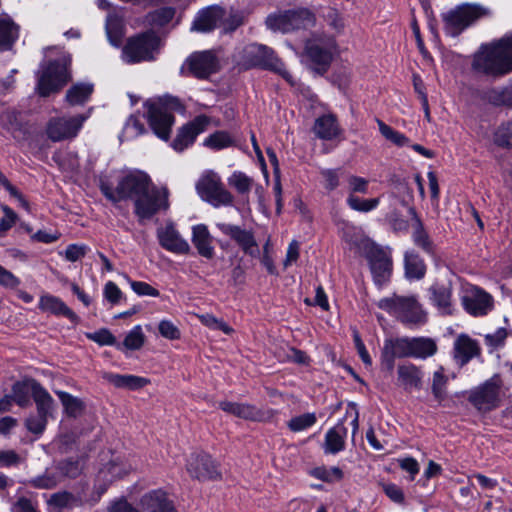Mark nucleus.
<instances>
[{
    "label": "nucleus",
    "mask_w": 512,
    "mask_h": 512,
    "mask_svg": "<svg viewBox=\"0 0 512 512\" xmlns=\"http://www.w3.org/2000/svg\"><path fill=\"white\" fill-rule=\"evenodd\" d=\"M48 504L57 509H65L77 506L79 500L71 493L63 491L52 494L48 500Z\"/></svg>",
    "instance_id": "47"
},
{
    "label": "nucleus",
    "mask_w": 512,
    "mask_h": 512,
    "mask_svg": "<svg viewBox=\"0 0 512 512\" xmlns=\"http://www.w3.org/2000/svg\"><path fill=\"white\" fill-rule=\"evenodd\" d=\"M159 47L160 38L155 32L139 33L127 39L122 50V58L128 64L153 61Z\"/></svg>",
    "instance_id": "8"
},
{
    "label": "nucleus",
    "mask_w": 512,
    "mask_h": 512,
    "mask_svg": "<svg viewBox=\"0 0 512 512\" xmlns=\"http://www.w3.org/2000/svg\"><path fill=\"white\" fill-rule=\"evenodd\" d=\"M226 234L245 254L253 257L259 254V247L252 230L238 225H226Z\"/></svg>",
    "instance_id": "21"
},
{
    "label": "nucleus",
    "mask_w": 512,
    "mask_h": 512,
    "mask_svg": "<svg viewBox=\"0 0 512 512\" xmlns=\"http://www.w3.org/2000/svg\"><path fill=\"white\" fill-rule=\"evenodd\" d=\"M507 335L505 328H499L494 333L485 335V343L492 349H497L504 345Z\"/></svg>",
    "instance_id": "63"
},
{
    "label": "nucleus",
    "mask_w": 512,
    "mask_h": 512,
    "mask_svg": "<svg viewBox=\"0 0 512 512\" xmlns=\"http://www.w3.org/2000/svg\"><path fill=\"white\" fill-rule=\"evenodd\" d=\"M192 242L199 254L204 257L212 256L211 236L205 225L199 224L193 227Z\"/></svg>",
    "instance_id": "36"
},
{
    "label": "nucleus",
    "mask_w": 512,
    "mask_h": 512,
    "mask_svg": "<svg viewBox=\"0 0 512 512\" xmlns=\"http://www.w3.org/2000/svg\"><path fill=\"white\" fill-rule=\"evenodd\" d=\"M472 69L494 78L512 72V34L481 45L473 56Z\"/></svg>",
    "instance_id": "2"
},
{
    "label": "nucleus",
    "mask_w": 512,
    "mask_h": 512,
    "mask_svg": "<svg viewBox=\"0 0 512 512\" xmlns=\"http://www.w3.org/2000/svg\"><path fill=\"white\" fill-rule=\"evenodd\" d=\"M147 120L154 134L167 141L170 137L172 126L174 124L173 112L182 109L178 98L165 96L157 100L147 101Z\"/></svg>",
    "instance_id": "5"
},
{
    "label": "nucleus",
    "mask_w": 512,
    "mask_h": 512,
    "mask_svg": "<svg viewBox=\"0 0 512 512\" xmlns=\"http://www.w3.org/2000/svg\"><path fill=\"white\" fill-rule=\"evenodd\" d=\"M428 293L431 304L441 315L451 316L455 313L453 288L450 282H435L429 287Z\"/></svg>",
    "instance_id": "16"
},
{
    "label": "nucleus",
    "mask_w": 512,
    "mask_h": 512,
    "mask_svg": "<svg viewBox=\"0 0 512 512\" xmlns=\"http://www.w3.org/2000/svg\"><path fill=\"white\" fill-rule=\"evenodd\" d=\"M411 358L426 359L436 354V342L427 337L411 338Z\"/></svg>",
    "instance_id": "34"
},
{
    "label": "nucleus",
    "mask_w": 512,
    "mask_h": 512,
    "mask_svg": "<svg viewBox=\"0 0 512 512\" xmlns=\"http://www.w3.org/2000/svg\"><path fill=\"white\" fill-rule=\"evenodd\" d=\"M157 237L160 245L167 251L173 253H187L189 251V244L181 238L172 223L159 228Z\"/></svg>",
    "instance_id": "23"
},
{
    "label": "nucleus",
    "mask_w": 512,
    "mask_h": 512,
    "mask_svg": "<svg viewBox=\"0 0 512 512\" xmlns=\"http://www.w3.org/2000/svg\"><path fill=\"white\" fill-rule=\"evenodd\" d=\"M505 396L503 381L500 375L495 374L482 384L474 387L468 393V401L481 413H488L497 409Z\"/></svg>",
    "instance_id": "9"
},
{
    "label": "nucleus",
    "mask_w": 512,
    "mask_h": 512,
    "mask_svg": "<svg viewBox=\"0 0 512 512\" xmlns=\"http://www.w3.org/2000/svg\"><path fill=\"white\" fill-rule=\"evenodd\" d=\"M448 376L445 374L444 368L439 367L432 376L431 391L434 398L441 403L447 397Z\"/></svg>",
    "instance_id": "40"
},
{
    "label": "nucleus",
    "mask_w": 512,
    "mask_h": 512,
    "mask_svg": "<svg viewBox=\"0 0 512 512\" xmlns=\"http://www.w3.org/2000/svg\"><path fill=\"white\" fill-rule=\"evenodd\" d=\"M18 35V26L9 17H0V51L10 49Z\"/></svg>",
    "instance_id": "35"
},
{
    "label": "nucleus",
    "mask_w": 512,
    "mask_h": 512,
    "mask_svg": "<svg viewBox=\"0 0 512 512\" xmlns=\"http://www.w3.org/2000/svg\"><path fill=\"white\" fill-rule=\"evenodd\" d=\"M26 457L17 453L15 450H0V467L1 468H11L18 467L22 463H24Z\"/></svg>",
    "instance_id": "51"
},
{
    "label": "nucleus",
    "mask_w": 512,
    "mask_h": 512,
    "mask_svg": "<svg viewBox=\"0 0 512 512\" xmlns=\"http://www.w3.org/2000/svg\"><path fill=\"white\" fill-rule=\"evenodd\" d=\"M507 96L508 91H505V88H493L484 93V99L495 106L503 105V103H510Z\"/></svg>",
    "instance_id": "62"
},
{
    "label": "nucleus",
    "mask_w": 512,
    "mask_h": 512,
    "mask_svg": "<svg viewBox=\"0 0 512 512\" xmlns=\"http://www.w3.org/2000/svg\"><path fill=\"white\" fill-rule=\"evenodd\" d=\"M461 302L464 310L474 316L487 315L494 306L493 297L477 286H467L462 294Z\"/></svg>",
    "instance_id": "14"
},
{
    "label": "nucleus",
    "mask_w": 512,
    "mask_h": 512,
    "mask_svg": "<svg viewBox=\"0 0 512 512\" xmlns=\"http://www.w3.org/2000/svg\"><path fill=\"white\" fill-rule=\"evenodd\" d=\"M32 397L36 403L37 412L40 415H50L54 400L49 392L36 380H31Z\"/></svg>",
    "instance_id": "32"
},
{
    "label": "nucleus",
    "mask_w": 512,
    "mask_h": 512,
    "mask_svg": "<svg viewBox=\"0 0 512 512\" xmlns=\"http://www.w3.org/2000/svg\"><path fill=\"white\" fill-rule=\"evenodd\" d=\"M346 202L349 208H351L352 210L367 213L378 207L380 199L378 197L370 199H361L356 195L349 194Z\"/></svg>",
    "instance_id": "45"
},
{
    "label": "nucleus",
    "mask_w": 512,
    "mask_h": 512,
    "mask_svg": "<svg viewBox=\"0 0 512 512\" xmlns=\"http://www.w3.org/2000/svg\"><path fill=\"white\" fill-rule=\"evenodd\" d=\"M91 110L87 113L74 116H60L51 118L46 125L47 137L53 142H60L75 138L90 117Z\"/></svg>",
    "instance_id": "12"
},
{
    "label": "nucleus",
    "mask_w": 512,
    "mask_h": 512,
    "mask_svg": "<svg viewBox=\"0 0 512 512\" xmlns=\"http://www.w3.org/2000/svg\"><path fill=\"white\" fill-rule=\"evenodd\" d=\"M60 482V474L53 468L47 469L42 475L30 479L28 484L36 489H53Z\"/></svg>",
    "instance_id": "42"
},
{
    "label": "nucleus",
    "mask_w": 512,
    "mask_h": 512,
    "mask_svg": "<svg viewBox=\"0 0 512 512\" xmlns=\"http://www.w3.org/2000/svg\"><path fill=\"white\" fill-rule=\"evenodd\" d=\"M103 379L116 388L139 390L146 385L150 384V380L145 377L131 375V374H116L105 372L102 375Z\"/></svg>",
    "instance_id": "29"
},
{
    "label": "nucleus",
    "mask_w": 512,
    "mask_h": 512,
    "mask_svg": "<svg viewBox=\"0 0 512 512\" xmlns=\"http://www.w3.org/2000/svg\"><path fill=\"white\" fill-rule=\"evenodd\" d=\"M377 306L407 326H420L427 321V312L415 296L394 294L380 299Z\"/></svg>",
    "instance_id": "4"
},
{
    "label": "nucleus",
    "mask_w": 512,
    "mask_h": 512,
    "mask_svg": "<svg viewBox=\"0 0 512 512\" xmlns=\"http://www.w3.org/2000/svg\"><path fill=\"white\" fill-rule=\"evenodd\" d=\"M145 336L140 325L133 327L126 335L123 346L129 350H138L144 344Z\"/></svg>",
    "instance_id": "50"
},
{
    "label": "nucleus",
    "mask_w": 512,
    "mask_h": 512,
    "mask_svg": "<svg viewBox=\"0 0 512 512\" xmlns=\"http://www.w3.org/2000/svg\"><path fill=\"white\" fill-rule=\"evenodd\" d=\"M228 185L243 205L249 203V195L254 187V179L244 172L235 171L228 177Z\"/></svg>",
    "instance_id": "27"
},
{
    "label": "nucleus",
    "mask_w": 512,
    "mask_h": 512,
    "mask_svg": "<svg viewBox=\"0 0 512 512\" xmlns=\"http://www.w3.org/2000/svg\"><path fill=\"white\" fill-rule=\"evenodd\" d=\"M187 472L199 480L211 479L217 475L214 462L207 454H192L187 462Z\"/></svg>",
    "instance_id": "22"
},
{
    "label": "nucleus",
    "mask_w": 512,
    "mask_h": 512,
    "mask_svg": "<svg viewBox=\"0 0 512 512\" xmlns=\"http://www.w3.org/2000/svg\"><path fill=\"white\" fill-rule=\"evenodd\" d=\"M88 250H89V248L87 245L70 244L67 246L66 250L64 251V257L67 261L76 262V261L82 259L86 255Z\"/></svg>",
    "instance_id": "59"
},
{
    "label": "nucleus",
    "mask_w": 512,
    "mask_h": 512,
    "mask_svg": "<svg viewBox=\"0 0 512 512\" xmlns=\"http://www.w3.org/2000/svg\"><path fill=\"white\" fill-rule=\"evenodd\" d=\"M54 469L60 474V481H62L64 477L75 478L82 471L79 461L74 460L62 461Z\"/></svg>",
    "instance_id": "49"
},
{
    "label": "nucleus",
    "mask_w": 512,
    "mask_h": 512,
    "mask_svg": "<svg viewBox=\"0 0 512 512\" xmlns=\"http://www.w3.org/2000/svg\"><path fill=\"white\" fill-rule=\"evenodd\" d=\"M265 24L268 29L274 32L289 33L314 27L316 16L307 8H297L272 13L267 16Z\"/></svg>",
    "instance_id": "7"
},
{
    "label": "nucleus",
    "mask_w": 512,
    "mask_h": 512,
    "mask_svg": "<svg viewBox=\"0 0 512 512\" xmlns=\"http://www.w3.org/2000/svg\"><path fill=\"white\" fill-rule=\"evenodd\" d=\"M220 68L219 58L213 50L192 53L182 64L180 73L183 76H193L206 79Z\"/></svg>",
    "instance_id": "13"
},
{
    "label": "nucleus",
    "mask_w": 512,
    "mask_h": 512,
    "mask_svg": "<svg viewBox=\"0 0 512 512\" xmlns=\"http://www.w3.org/2000/svg\"><path fill=\"white\" fill-rule=\"evenodd\" d=\"M412 238L417 247L429 255H434L435 245L420 220H417L415 223Z\"/></svg>",
    "instance_id": "39"
},
{
    "label": "nucleus",
    "mask_w": 512,
    "mask_h": 512,
    "mask_svg": "<svg viewBox=\"0 0 512 512\" xmlns=\"http://www.w3.org/2000/svg\"><path fill=\"white\" fill-rule=\"evenodd\" d=\"M1 209L4 213V217L0 221V235L3 236L9 229H11L15 225L18 216L7 205H2Z\"/></svg>",
    "instance_id": "58"
},
{
    "label": "nucleus",
    "mask_w": 512,
    "mask_h": 512,
    "mask_svg": "<svg viewBox=\"0 0 512 512\" xmlns=\"http://www.w3.org/2000/svg\"><path fill=\"white\" fill-rule=\"evenodd\" d=\"M426 273L423 259L415 252L405 254V275L408 279H422Z\"/></svg>",
    "instance_id": "37"
},
{
    "label": "nucleus",
    "mask_w": 512,
    "mask_h": 512,
    "mask_svg": "<svg viewBox=\"0 0 512 512\" xmlns=\"http://www.w3.org/2000/svg\"><path fill=\"white\" fill-rule=\"evenodd\" d=\"M346 436L347 428L342 422L329 429L325 435L324 452L337 454L344 450Z\"/></svg>",
    "instance_id": "31"
},
{
    "label": "nucleus",
    "mask_w": 512,
    "mask_h": 512,
    "mask_svg": "<svg viewBox=\"0 0 512 512\" xmlns=\"http://www.w3.org/2000/svg\"><path fill=\"white\" fill-rule=\"evenodd\" d=\"M11 398L21 407H25L30 403V395H32L31 380L16 382L12 386Z\"/></svg>",
    "instance_id": "44"
},
{
    "label": "nucleus",
    "mask_w": 512,
    "mask_h": 512,
    "mask_svg": "<svg viewBox=\"0 0 512 512\" xmlns=\"http://www.w3.org/2000/svg\"><path fill=\"white\" fill-rule=\"evenodd\" d=\"M141 508L144 512H176L167 495L162 490H154L141 498Z\"/></svg>",
    "instance_id": "28"
},
{
    "label": "nucleus",
    "mask_w": 512,
    "mask_h": 512,
    "mask_svg": "<svg viewBox=\"0 0 512 512\" xmlns=\"http://www.w3.org/2000/svg\"><path fill=\"white\" fill-rule=\"evenodd\" d=\"M94 85L89 82H79L71 86L65 96V100L71 106L83 105L91 97Z\"/></svg>",
    "instance_id": "33"
},
{
    "label": "nucleus",
    "mask_w": 512,
    "mask_h": 512,
    "mask_svg": "<svg viewBox=\"0 0 512 512\" xmlns=\"http://www.w3.org/2000/svg\"><path fill=\"white\" fill-rule=\"evenodd\" d=\"M70 58L61 57L51 61L38 79L37 91L40 96L47 97L60 90L69 80L68 67Z\"/></svg>",
    "instance_id": "11"
},
{
    "label": "nucleus",
    "mask_w": 512,
    "mask_h": 512,
    "mask_svg": "<svg viewBox=\"0 0 512 512\" xmlns=\"http://www.w3.org/2000/svg\"><path fill=\"white\" fill-rule=\"evenodd\" d=\"M235 61L240 69L260 66L281 75L287 82L293 84V78L286 70L284 63L276 56L273 49L265 45H248L244 49V57L241 60Z\"/></svg>",
    "instance_id": "6"
},
{
    "label": "nucleus",
    "mask_w": 512,
    "mask_h": 512,
    "mask_svg": "<svg viewBox=\"0 0 512 512\" xmlns=\"http://www.w3.org/2000/svg\"><path fill=\"white\" fill-rule=\"evenodd\" d=\"M55 393L59 397L69 417L76 418L81 415L85 407L81 399L64 391H55Z\"/></svg>",
    "instance_id": "41"
},
{
    "label": "nucleus",
    "mask_w": 512,
    "mask_h": 512,
    "mask_svg": "<svg viewBox=\"0 0 512 512\" xmlns=\"http://www.w3.org/2000/svg\"><path fill=\"white\" fill-rule=\"evenodd\" d=\"M367 259L376 284L382 285L387 282L392 272V260L389 254L377 246H371Z\"/></svg>",
    "instance_id": "17"
},
{
    "label": "nucleus",
    "mask_w": 512,
    "mask_h": 512,
    "mask_svg": "<svg viewBox=\"0 0 512 512\" xmlns=\"http://www.w3.org/2000/svg\"><path fill=\"white\" fill-rule=\"evenodd\" d=\"M489 11L476 4H465L443 15L444 30L448 36L457 37L477 19L486 16Z\"/></svg>",
    "instance_id": "10"
},
{
    "label": "nucleus",
    "mask_w": 512,
    "mask_h": 512,
    "mask_svg": "<svg viewBox=\"0 0 512 512\" xmlns=\"http://www.w3.org/2000/svg\"><path fill=\"white\" fill-rule=\"evenodd\" d=\"M87 337L99 345H115V336L107 329H100L87 335Z\"/></svg>",
    "instance_id": "64"
},
{
    "label": "nucleus",
    "mask_w": 512,
    "mask_h": 512,
    "mask_svg": "<svg viewBox=\"0 0 512 512\" xmlns=\"http://www.w3.org/2000/svg\"><path fill=\"white\" fill-rule=\"evenodd\" d=\"M376 122L379 128V132L387 141L391 142L397 147L409 145L410 140L403 133L393 129L391 126L387 125L380 119H376Z\"/></svg>",
    "instance_id": "43"
},
{
    "label": "nucleus",
    "mask_w": 512,
    "mask_h": 512,
    "mask_svg": "<svg viewBox=\"0 0 512 512\" xmlns=\"http://www.w3.org/2000/svg\"><path fill=\"white\" fill-rule=\"evenodd\" d=\"M411 338H394L384 342L381 361L382 365L388 371H392L396 358H411Z\"/></svg>",
    "instance_id": "18"
},
{
    "label": "nucleus",
    "mask_w": 512,
    "mask_h": 512,
    "mask_svg": "<svg viewBox=\"0 0 512 512\" xmlns=\"http://www.w3.org/2000/svg\"><path fill=\"white\" fill-rule=\"evenodd\" d=\"M145 132V127L139 120L138 116L130 115L123 128V135L126 138H135Z\"/></svg>",
    "instance_id": "55"
},
{
    "label": "nucleus",
    "mask_w": 512,
    "mask_h": 512,
    "mask_svg": "<svg viewBox=\"0 0 512 512\" xmlns=\"http://www.w3.org/2000/svg\"><path fill=\"white\" fill-rule=\"evenodd\" d=\"M38 308L42 312L55 316H64L71 322H78V316L57 296L43 294L39 298Z\"/></svg>",
    "instance_id": "25"
},
{
    "label": "nucleus",
    "mask_w": 512,
    "mask_h": 512,
    "mask_svg": "<svg viewBox=\"0 0 512 512\" xmlns=\"http://www.w3.org/2000/svg\"><path fill=\"white\" fill-rule=\"evenodd\" d=\"M102 194L112 203L131 200L134 214L140 221L151 219L169 208V191L166 187H157L151 177L141 170H130L113 184L106 178L100 180Z\"/></svg>",
    "instance_id": "1"
},
{
    "label": "nucleus",
    "mask_w": 512,
    "mask_h": 512,
    "mask_svg": "<svg viewBox=\"0 0 512 512\" xmlns=\"http://www.w3.org/2000/svg\"><path fill=\"white\" fill-rule=\"evenodd\" d=\"M103 296L109 303L116 305L123 298V293L114 282L108 281L104 285Z\"/></svg>",
    "instance_id": "60"
},
{
    "label": "nucleus",
    "mask_w": 512,
    "mask_h": 512,
    "mask_svg": "<svg viewBox=\"0 0 512 512\" xmlns=\"http://www.w3.org/2000/svg\"><path fill=\"white\" fill-rule=\"evenodd\" d=\"M175 11L171 7H162L146 16V21L151 26L162 27L168 24L174 17Z\"/></svg>",
    "instance_id": "46"
},
{
    "label": "nucleus",
    "mask_w": 512,
    "mask_h": 512,
    "mask_svg": "<svg viewBox=\"0 0 512 512\" xmlns=\"http://www.w3.org/2000/svg\"><path fill=\"white\" fill-rule=\"evenodd\" d=\"M226 412L247 420L262 421L265 419L263 411L248 404L226 403Z\"/></svg>",
    "instance_id": "38"
},
{
    "label": "nucleus",
    "mask_w": 512,
    "mask_h": 512,
    "mask_svg": "<svg viewBox=\"0 0 512 512\" xmlns=\"http://www.w3.org/2000/svg\"><path fill=\"white\" fill-rule=\"evenodd\" d=\"M196 190L201 199L214 207L224 204V190L219 174L213 171L204 172L196 183Z\"/></svg>",
    "instance_id": "15"
},
{
    "label": "nucleus",
    "mask_w": 512,
    "mask_h": 512,
    "mask_svg": "<svg viewBox=\"0 0 512 512\" xmlns=\"http://www.w3.org/2000/svg\"><path fill=\"white\" fill-rule=\"evenodd\" d=\"M494 141L498 146L512 148V119L498 126Z\"/></svg>",
    "instance_id": "48"
},
{
    "label": "nucleus",
    "mask_w": 512,
    "mask_h": 512,
    "mask_svg": "<svg viewBox=\"0 0 512 512\" xmlns=\"http://www.w3.org/2000/svg\"><path fill=\"white\" fill-rule=\"evenodd\" d=\"M315 422L316 416L314 413H305L292 418L288 423V427L294 432H299L313 426Z\"/></svg>",
    "instance_id": "53"
},
{
    "label": "nucleus",
    "mask_w": 512,
    "mask_h": 512,
    "mask_svg": "<svg viewBox=\"0 0 512 512\" xmlns=\"http://www.w3.org/2000/svg\"><path fill=\"white\" fill-rule=\"evenodd\" d=\"M224 10L220 6H210L202 9L196 15L191 29L197 32H210L215 29L222 19Z\"/></svg>",
    "instance_id": "24"
},
{
    "label": "nucleus",
    "mask_w": 512,
    "mask_h": 512,
    "mask_svg": "<svg viewBox=\"0 0 512 512\" xmlns=\"http://www.w3.org/2000/svg\"><path fill=\"white\" fill-rule=\"evenodd\" d=\"M126 279L130 284L131 289L139 296L158 297L160 295L156 288L152 287L146 282L134 281L131 280L128 276H126Z\"/></svg>",
    "instance_id": "56"
},
{
    "label": "nucleus",
    "mask_w": 512,
    "mask_h": 512,
    "mask_svg": "<svg viewBox=\"0 0 512 512\" xmlns=\"http://www.w3.org/2000/svg\"><path fill=\"white\" fill-rule=\"evenodd\" d=\"M312 475L324 482L339 481L343 478V472L338 467H318L312 471Z\"/></svg>",
    "instance_id": "52"
},
{
    "label": "nucleus",
    "mask_w": 512,
    "mask_h": 512,
    "mask_svg": "<svg viewBox=\"0 0 512 512\" xmlns=\"http://www.w3.org/2000/svg\"><path fill=\"white\" fill-rule=\"evenodd\" d=\"M0 187L5 189L11 197L15 198L21 207L29 210V203L23 194L8 180V178L0 171Z\"/></svg>",
    "instance_id": "54"
},
{
    "label": "nucleus",
    "mask_w": 512,
    "mask_h": 512,
    "mask_svg": "<svg viewBox=\"0 0 512 512\" xmlns=\"http://www.w3.org/2000/svg\"><path fill=\"white\" fill-rule=\"evenodd\" d=\"M339 54V45L332 35L315 32L304 41L302 53L304 62L318 75H324Z\"/></svg>",
    "instance_id": "3"
},
{
    "label": "nucleus",
    "mask_w": 512,
    "mask_h": 512,
    "mask_svg": "<svg viewBox=\"0 0 512 512\" xmlns=\"http://www.w3.org/2000/svg\"><path fill=\"white\" fill-rule=\"evenodd\" d=\"M454 358L456 362L464 366L473 358L481 355V347L477 340L467 334H460L454 341Z\"/></svg>",
    "instance_id": "20"
},
{
    "label": "nucleus",
    "mask_w": 512,
    "mask_h": 512,
    "mask_svg": "<svg viewBox=\"0 0 512 512\" xmlns=\"http://www.w3.org/2000/svg\"><path fill=\"white\" fill-rule=\"evenodd\" d=\"M423 372L412 363L399 365L397 368L398 385L405 391L419 390L422 387Z\"/></svg>",
    "instance_id": "26"
},
{
    "label": "nucleus",
    "mask_w": 512,
    "mask_h": 512,
    "mask_svg": "<svg viewBox=\"0 0 512 512\" xmlns=\"http://www.w3.org/2000/svg\"><path fill=\"white\" fill-rule=\"evenodd\" d=\"M246 13L243 10H236L231 8L228 18H226V32L234 31L244 24Z\"/></svg>",
    "instance_id": "61"
},
{
    "label": "nucleus",
    "mask_w": 512,
    "mask_h": 512,
    "mask_svg": "<svg viewBox=\"0 0 512 512\" xmlns=\"http://www.w3.org/2000/svg\"><path fill=\"white\" fill-rule=\"evenodd\" d=\"M209 121L210 120L207 116L200 115L181 127L172 143V147L178 152L185 150L187 147L194 143L196 137L200 133L205 131Z\"/></svg>",
    "instance_id": "19"
},
{
    "label": "nucleus",
    "mask_w": 512,
    "mask_h": 512,
    "mask_svg": "<svg viewBox=\"0 0 512 512\" xmlns=\"http://www.w3.org/2000/svg\"><path fill=\"white\" fill-rule=\"evenodd\" d=\"M349 194L355 193L366 194L368 192L369 181L363 177L350 175L347 178Z\"/></svg>",
    "instance_id": "57"
},
{
    "label": "nucleus",
    "mask_w": 512,
    "mask_h": 512,
    "mask_svg": "<svg viewBox=\"0 0 512 512\" xmlns=\"http://www.w3.org/2000/svg\"><path fill=\"white\" fill-rule=\"evenodd\" d=\"M313 131L322 140H332L341 133L337 119L332 114L318 117L315 120Z\"/></svg>",
    "instance_id": "30"
}]
</instances>
